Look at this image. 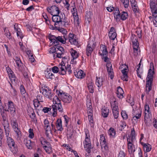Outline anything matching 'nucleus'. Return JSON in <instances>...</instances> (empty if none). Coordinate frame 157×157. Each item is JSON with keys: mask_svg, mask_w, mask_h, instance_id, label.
Returning <instances> with one entry per match:
<instances>
[{"mask_svg": "<svg viewBox=\"0 0 157 157\" xmlns=\"http://www.w3.org/2000/svg\"><path fill=\"white\" fill-rule=\"evenodd\" d=\"M122 13L121 15V17L122 20H124L128 18V14L127 12L124 11Z\"/></svg>", "mask_w": 157, "mask_h": 157, "instance_id": "obj_37", "label": "nucleus"}, {"mask_svg": "<svg viewBox=\"0 0 157 157\" xmlns=\"http://www.w3.org/2000/svg\"><path fill=\"white\" fill-rule=\"evenodd\" d=\"M153 17V22L154 25L155 27H157V15H154Z\"/></svg>", "mask_w": 157, "mask_h": 157, "instance_id": "obj_47", "label": "nucleus"}, {"mask_svg": "<svg viewBox=\"0 0 157 157\" xmlns=\"http://www.w3.org/2000/svg\"><path fill=\"white\" fill-rule=\"evenodd\" d=\"M100 144L101 148L103 147L105 151H107L108 150L107 143L106 142L105 139H104L102 141H100Z\"/></svg>", "mask_w": 157, "mask_h": 157, "instance_id": "obj_25", "label": "nucleus"}, {"mask_svg": "<svg viewBox=\"0 0 157 157\" xmlns=\"http://www.w3.org/2000/svg\"><path fill=\"white\" fill-rule=\"evenodd\" d=\"M11 124L13 129L18 128V124L16 119H14L12 120Z\"/></svg>", "mask_w": 157, "mask_h": 157, "instance_id": "obj_27", "label": "nucleus"}, {"mask_svg": "<svg viewBox=\"0 0 157 157\" xmlns=\"http://www.w3.org/2000/svg\"><path fill=\"white\" fill-rule=\"evenodd\" d=\"M8 109H5L6 111L10 112L11 114H14L15 112V108L13 105V103L11 101H9L8 104Z\"/></svg>", "mask_w": 157, "mask_h": 157, "instance_id": "obj_10", "label": "nucleus"}, {"mask_svg": "<svg viewBox=\"0 0 157 157\" xmlns=\"http://www.w3.org/2000/svg\"><path fill=\"white\" fill-rule=\"evenodd\" d=\"M61 15H53L52 17V20L53 21L55 22L54 25L55 26L59 24H62V19L63 17V16L61 13Z\"/></svg>", "mask_w": 157, "mask_h": 157, "instance_id": "obj_6", "label": "nucleus"}, {"mask_svg": "<svg viewBox=\"0 0 157 157\" xmlns=\"http://www.w3.org/2000/svg\"><path fill=\"white\" fill-rule=\"evenodd\" d=\"M56 48L55 46H53L51 48L49 51L50 53H54L56 52Z\"/></svg>", "mask_w": 157, "mask_h": 157, "instance_id": "obj_54", "label": "nucleus"}, {"mask_svg": "<svg viewBox=\"0 0 157 157\" xmlns=\"http://www.w3.org/2000/svg\"><path fill=\"white\" fill-rule=\"evenodd\" d=\"M67 40V36L66 34H63V36H58L57 37L55 43L56 44H59V42L62 44H64L66 43V40Z\"/></svg>", "mask_w": 157, "mask_h": 157, "instance_id": "obj_9", "label": "nucleus"}, {"mask_svg": "<svg viewBox=\"0 0 157 157\" xmlns=\"http://www.w3.org/2000/svg\"><path fill=\"white\" fill-rule=\"evenodd\" d=\"M138 48H133L134 55L135 56H137L138 55Z\"/></svg>", "mask_w": 157, "mask_h": 157, "instance_id": "obj_55", "label": "nucleus"}, {"mask_svg": "<svg viewBox=\"0 0 157 157\" xmlns=\"http://www.w3.org/2000/svg\"><path fill=\"white\" fill-rule=\"evenodd\" d=\"M20 91L21 94H24L26 92L24 87L23 86L21 85L20 86Z\"/></svg>", "mask_w": 157, "mask_h": 157, "instance_id": "obj_61", "label": "nucleus"}, {"mask_svg": "<svg viewBox=\"0 0 157 157\" xmlns=\"http://www.w3.org/2000/svg\"><path fill=\"white\" fill-rule=\"evenodd\" d=\"M53 104L52 105L53 112L52 113V116L55 117L57 115V111L62 113L63 112V110L61 103V101L58 97L55 96L53 99Z\"/></svg>", "mask_w": 157, "mask_h": 157, "instance_id": "obj_1", "label": "nucleus"}, {"mask_svg": "<svg viewBox=\"0 0 157 157\" xmlns=\"http://www.w3.org/2000/svg\"><path fill=\"white\" fill-rule=\"evenodd\" d=\"M5 135L7 137V143L8 146L11 147H14L15 143L13 140L12 139L9 135L10 132V128L8 127V126H6L5 127Z\"/></svg>", "mask_w": 157, "mask_h": 157, "instance_id": "obj_4", "label": "nucleus"}, {"mask_svg": "<svg viewBox=\"0 0 157 157\" xmlns=\"http://www.w3.org/2000/svg\"><path fill=\"white\" fill-rule=\"evenodd\" d=\"M101 114L102 116L106 118L107 117L109 113V110L108 108H104L101 110Z\"/></svg>", "mask_w": 157, "mask_h": 157, "instance_id": "obj_21", "label": "nucleus"}, {"mask_svg": "<svg viewBox=\"0 0 157 157\" xmlns=\"http://www.w3.org/2000/svg\"><path fill=\"white\" fill-rule=\"evenodd\" d=\"M55 27L57 29L58 31H59L60 32L62 33L63 34H65L66 32H67V31L64 29L62 28H60L59 27H58L57 26H55Z\"/></svg>", "mask_w": 157, "mask_h": 157, "instance_id": "obj_49", "label": "nucleus"}, {"mask_svg": "<svg viewBox=\"0 0 157 157\" xmlns=\"http://www.w3.org/2000/svg\"><path fill=\"white\" fill-rule=\"evenodd\" d=\"M24 142L26 146L28 149H31L32 148V147L31 145V141L30 140H28V139H25Z\"/></svg>", "mask_w": 157, "mask_h": 157, "instance_id": "obj_26", "label": "nucleus"}, {"mask_svg": "<svg viewBox=\"0 0 157 157\" xmlns=\"http://www.w3.org/2000/svg\"><path fill=\"white\" fill-rule=\"evenodd\" d=\"M113 115L115 119H117L118 117V109L117 106H114L112 108Z\"/></svg>", "mask_w": 157, "mask_h": 157, "instance_id": "obj_20", "label": "nucleus"}, {"mask_svg": "<svg viewBox=\"0 0 157 157\" xmlns=\"http://www.w3.org/2000/svg\"><path fill=\"white\" fill-rule=\"evenodd\" d=\"M107 67V71L108 73L113 72V69L112 68V66L110 63H108L106 65Z\"/></svg>", "mask_w": 157, "mask_h": 157, "instance_id": "obj_35", "label": "nucleus"}, {"mask_svg": "<svg viewBox=\"0 0 157 157\" xmlns=\"http://www.w3.org/2000/svg\"><path fill=\"white\" fill-rule=\"evenodd\" d=\"M38 101V97H37V99H35L33 100V104L35 108H37L39 107V104L37 102Z\"/></svg>", "mask_w": 157, "mask_h": 157, "instance_id": "obj_53", "label": "nucleus"}, {"mask_svg": "<svg viewBox=\"0 0 157 157\" xmlns=\"http://www.w3.org/2000/svg\"><path fill=\"white\" fill-rule=\"evenodd\" d=\"M74 74L78 78H82L85 75V74L83 73V71L82 70H76L74 72Z\"/></svg>", "mask_w": 157, "mask_h": 157, "instance_id": "obj_13", "label": "nucleus"}, {"mask_svg": "<svg viewBox=\"0 0 157 157\" xmlns=\"http://www.w3.org/2000/svg\"><path fill=\"white\" fill-rule=\"evenodd\" d=\"M10 74L9 75V77L10 78L11 82H15L16 77L15 75L13 73H9Z\"/></svg>", "mask_w": 157, "mask_h": 157, "instance_id": "obj_38", "label": "nucleus"}, {"mask_svg": "<svg viewBox=\"0 0 157 157\" xmlns=\"http://www.w3.org/2000/svg\"><path fill=\"white\" fill-rule=\"evenodd\" d=\"M44 148L45 151L48 154H50L52 152V150L51 145H50V146H47V147Z\"/></svg>", "mask_w": 157, "mask_h": 157, "instance_id": "obj_41", "label": "nucleus"}, {"mask_svg": "<svg viewBox=\"0 0 157 157\" xmlns=\"http://www.w3.org/2000/svg\"><path fill=\"white\" fill-rule=\"evenodd\" d=\"M47 11L52 15H59L60 13V11L58 7L56 5H53L50 8H47Z\"/></svg>", "mask_w": 157, "mask_h": 157, "instance_id": "obj_7", "label": "nucleus"}, {"mask_svg": "<svg viewBox=\"0 0 157 157\" xmlns=\"http://www.w3.org/2000/svg\"><path fill=\"white\" fill-rule=\"evenodd\" d=\"M44 124L45 127V129H48V130H51V128L50 126L49 125V122L47 119H45L44 122Z\"/></svg>", "mask_w": 157, "mask_h": 157, "instance_id": "obj_29", "label": "nucleus"}, {"mask_svg": "<svg viewBox=\"0 0 157 157\" xmlns=\"http://www.w3.org/2000/svg\"><path fill=\"white\" fill-rule=\"evenodd\" d=\"M133 48H139V43L137 36L135 35L132 34L131 37Z\"/></svg>", "mask_w": 157, "mask_h": 157, "instance_id": "obj_11", "label": "nucleus"}, {"mask_svg": "<svg viewBox=\"0 0 157 157\" xmlns=\"http://www.w3.org/2000/svg\"><path fill=\"white\" fill-rule=\"evenodd\" d=\"M57 37L54 35H51L48 36V38L51 41V42H52V44L55 43Z\"/></svg>", "mask_w": 157, "mask_h": 157, "instance_id": "obj_32", "label": "nucleus"}, {"mask_svg": "<svg viewBox=\"0 0 157 157\" xmlns=\"http://www.w3.org/2000/svg\"><path fill=\"white\" fill-rule=\"evenodd\" d=\"M109 36L110 39L114 40L117 36V34L116 32L109 33Z\"/></svg>", "mask_w": 157, "mask_h": 157, "instance_id": "obj_34", "label": "nucleus"}, {"mask_svg": "<svg viewBox=\"0 0 157 157\" xmlns=\"http://www.w3.org/2000/svg\"><path fill=\"white\" fill-rule=\"evenodd\" d=\"M96 84L98 87H101L103 84V82L104 81V79L103 77L97 78L96 77Z\"/></svg>", "mask_w": 157, "mask_h": 157, "instance_id": "obj_19", "label": "nucleus"}, {"mask_svg": "<svg viewBox=\"0 0 157 157\" xmlns=\"http://www.w3.org/2000/svg\"><path fill=\"white\" fill-rule=\"evenodd\" d=\"M59 97L64 102L69 103L71 101L72 99V97L67 93L63 92V91H59L57 94Z\"/></svg>", "mask_w": 157, "mask_h": 157, "instance_id": "obj_3", "label": "nucleus"}, {"mask_svg": "<svg viewBox=\"0 0 157 157\" xmlns=\"http://www.w3.org/2000/svg\"><path fill=\"white\" fill-rule=\"evenodd\" d=\"M13 130L17 135L16 136L17 139L18 140L20 139V138L21 136V133L20 129H19L18 128H17L16 129H13Z\"/></svg>", "mask_w": 157, "mask_h": 157, "instance_id": "obj_28", "label": "nucleus"}, {"mask_svg": "<svg viewBox=\"0 0 157 157\" xmlns=\"http://www.w3.org/2000/svg\"><path fill=\"white\" fill-rule=\"evenodd\" d=\"M40 140L41 144L43 145V147H46L47 146H50V143L47 141V140L43 137H41L40 139Z\"/></svg>", "mask_w": 157, "mask_h": 157, "instance_id": "obj_18", "label": "nucleus"}, {"mask_svg": "<svg viewBox=\"0 0 157 157\" xmlns=\"http://www.w3.org/2000/svg\"><path fill=\"white\" fill-rule=\"evenodd\" d=\"M94 44H93L92 47H91V46L90 42L88 43L86 49V54L88 56H89L91 55L94 48L93 47V45Z\"/></svg>", "mask_w": 157, "mask_h": 157, "instance_id": "obj_12", "label": "nucleus"}, {"mask_svg": "<svg viewBox=\"0 0 157 157\" xmlns=\"http://www.w3.org/2000/svg\"><path fill=\"white\" fill-rule=\"evenodd\" d=\"M46 89L43 90L42 94L45 97L52 99L53 94L52 93L51 90L49 89L48 87H46Z\"/></svg>", "mask_w": 157, "mask_h": 157, "instance_id": "obj_8", "label": "nucleus"}, {"mask_svg": "<svg viewBox=\"0 0 157 157\" xmlns=\"http://www.w3.org/2000/svg\"><path fill=\"white\" fill-rule=\"evenodd\" d=\"M29 59L31 61V63L35 61V59L33 56V55H28Z\"/></svg>", "mask_w": 157, "mask_h": 157, "instance_id": "obj_62", "label": "nucleus"}, {"mask_svg": "<svg viewBox=\"0 0 157 157\" xmlns=\"http://www.w3.org/2000/svg\"><path fill=\"white\" fill-rule=\"evenodd\" d=\"M17 36H19L21 39H22L23 38V36L22 35V33L21 32L20 29H17Z\"/></svg>", "mask_w": 157, "mask_h": 157, "instance_id": "obj_46", "label": "nucleus"}, {"mask_svg": "<svg viewBox=\"0 0 157 157\" xmlns=\"http://www.w3.org/2000/svg\"><path fill=\"white\" fill-rule=\"evenodd\" d=\"M109 133L110 136H114L116 134V132L113 128H110L109 130Z\"/></svg>", "mask_w": 157, "mask_h": 157, "instance_id": "obj_39", "label": "nucleus"}, {"mask_svg": "<svg viewBox=\"0 0 157 157\" xmlns=\"http://www.w3.org/2000/svg\"><path fill=\"white\" fill-rule=\"evenodd\" d=\"M52 72L55 73H57L59 71V68L57 66H55L52 68Z\"/></svg>", "mask_w": 157, "mask_h": 157, "instance_id": "obj_50", "label": "nucleus"}, {"mask_svg": "<svg viewBox=\"0 0 157 157\" xmlns=\"http://www.w3.org/2000/svg\"><path fill=\"white\" fill-rule=\"evenodd\" d=\"M62 120L61 119H57L56 123V127L58 131H62L63 128L62 127Z\"/></svg>", "mask_w": 157, "mask_h": 157, "instance_id": "obj_16", "label": "nucleus"}, {"mask_svg": "<svg viewBox=\"0 0 157 157\" xmlns=\"http://www.w3.org/2000/svg\"><path fill=\"white\" fill-rule=\"evenodd\" d=\"M84 147L88 153H90V149L92 148L91 143H85Z\"/></svg>", "mask_w": 157, "mask_h": 157, "instance_id": "obj_30", "label": "nucleus"}, {"mask_svg": "<svg viewBox=\"0 0 157 157\" xmlns=\"http://www.w3.org/2000/svg\"><path fill=\"white\" fill-rule=\"evenodd\" d=\"M102 53L100 54V55L102 56H108V52L106 48H105V45H104V47L102 48Z\"/></svg>", "mask_w": 157, "mask_h": 157, "instance_id": "obj_36", "label": "nucleus"}, {"mask_svg": "<svg viewBox=\"0 0 157 157\" xmlns=\"http://www.w3.org/2000/svg\"><path fill=\"white\" fill-rule=\"evenodd\" d=\"M45 76L47 78H50L51 79H53L54 78V75L51 72L50 70L47 71L45 72Z\"/></svg>", "mask_w": 157, "mask_h": 157, "instance_id": "obj_24", "label": "nucleus"}, {"mask_svg": "<svg viewBox=\"0 0 157 157\" xmlns=\"http://www.w3.org/2000/svg\"><path fill=\"white\" fill-rule=\"evenodd\" d=\"M87 84L89 92L93 93L94 92L93 86L94 83L92 80L91 79H89L88 82H87Z\"/></svg>", "mask_w": 157, "mask_h": 157, "instance_id": "obj_14", "label": "nucleus"}, {"mask_svg": "<svg viewBox=\"0 0 157 157\" xmlns=\"http://www.w3.org/2000/svg\"><path fill=\"white\" fill-rule=\"evenodd\" d=\"M66 67H63V68L60 71H59V73L60 75H64L66 74Z\"/></svg>", "mask_w": 157, "mask_h": 157, "instance_id": "obj_48", "label": "nucleus"}, {"mask_svg": "<svg viewBox=\"0 0 157 157\" xmlns=\"http://www.w3.org/2000/svg\"><path fill=\"white\" fill-rule=\"evenodd\" d=\"M4 111H1V114L2 117L3 122H2V124L4 126V129H5V127L6 126H8V127L10 128L9 124L8 121H6V117L4 114Z\"/></svg>", "mask_w": 157, "mask_h": 157, "instance_id": "obj_17", "label": "nucleus"}, {"mask_svg": "<svg viewBox=\"0 0 157 157\" xmlns=\"http://www.w3.org/2000/svg\"><path fill=\"white\" fill-rule=\"evenodd\" d=\"M93 17L92 12L90 11H87L85 16V20L86 22L89 23L91 21Z\"/></svg>", "mask_w": 157, "mask_h": 157, "instance_id": "obj_15", "label": "nucleus"}, {"mask_svg": "<svg viewBox=\"0 0 157 157\" xmlns=\"http://www.w3.org/2000/svg\"><path fill=\"white\" fill-rule=\"evenodd\" d=\"M121 1L123 3V5H124V7L125 8H128L129 3V0H121Z\"/></svg>", "mask_w": 157, "mask_h": 157, "instance_id": "obj_44", "label": "nucleus"}, {"mask_svg": "<svg viewBox=\"0 0 157 157\" xmlns=\"http://www.w3.org/2000/svg\"><path fill=\"white\" fill-rule=\"evenodd\" d=\"M70 52L71 55L73 57V59L71 60V62H73L75 59H76L78 57V54L76 50L72 49H71Z\"/></svg>", "mask_w": 157, "mask_h": 157, "instance_id": "obj_22", "label": "nucleus"}, {"mask_svg": "<svg viewBox=\"0 0 157 157\" xmlns=\"http://www.w3.org/2000/svg\"><path fill=\"white\" fill-rule=\"evenodd\" d=\"M124 91L123 89L120 86L117 87L116 94H117V97L120 98H123V94Z\"/></svg>", "mask_w": 157, "mask_h": 157, "instance_id": "obj_23", "label": "nucleus"}, {"mask_svg": "<svg viewBox=\"0 0 157 157\" xmlns=\"http://www.w3.org/2000/svg\"><path fill=\"white\" fill-rule=\"evenodd\" d=\"M121 78L124 81H127L128 80V76L122 75L121 76Z\"/></svg>", "mask_w": 157, "mask_h": 157, "instance_id": "obj_64", "label": "nucleus"}, {"mask_svg": "<svg viewBox=\"0 0 157 157\" xmlns=\"http://www.w3.org/2000/svg\"><path fill=\"white\" fill-rule=\"evenodd\" d=\"M133 145L132 143H131L130 142L128 143V149L129 150H130L131 152H134L135 151V149H133Z\"/></svg>", "mask_w": 157, "mask_h": 157, "instance_id": "obj_33", "label": "nucleus"}, {"mask_svg": "<svg viewBox=\"0 0 157 157\" xmlns=\"http://www.w3.org/2000/svg\"><path fill=\"white\" fill-rule=\"evenodd\" d=\"M69 41L71 44H75V45H77L78 44V41L77 40L74 39H72L69 40Z\"/></svg>", "mask_w": 157, "mask_h": 157, "instance_id": "obj_42", "label": "nucleus"}, {"mask_svg": "<svg viewBox=\"0 0 157 157\" xmlns=\"http://www.w3.org/2000/svg\"><path fill=\"white\" fill-rule=\"evenodd\" d=\"M51 109L50 108L47 107H44L42 110V111L45 113H47L48 112L51 110Z\"/></svg>", "mask_w": 157, "mask_h": 157, "instance_id": "obj_52", "label": "nucleus"}, {"mask_svg": "<svg viewBox=\"0 0 157 157\" xmlns=\"http://www.w3.org/2000/svg\"><path fill=\"white\" fill-rule=\"evenodd\" d=\"M4 30L5 33V34L6 35V36L9 39L11 38V36L10 33L9 32V31L8 30H6V28H4Z\"/></svg>", "mask_w": 157, "mask_h": 157, "instance_id": "obj_45", "label": "nucleus"}, {"mask_svg": "<svg viewBox=\"0 0 157 157\" xmlns=\"http://www.w3.org/2000/svg\"><path fill=\"white\" fill-rule=\"evenodd\" d=\"M124 152L122 151H121L119 154L118 157H125Z\"/></svg>", "mask_w": 157, "mask_h": 157, "instance_id": "obj_60", "label": "nucleus"}, {"mask_svg": "<svg viewBox=\"0 0 157 157\" xmlns=\"http://www.w3.org/2000/svg\"><path fill=\"white\" fill-rule=\"evenodd\" d=\"M121 115L122 117L124 119H125V120L127 119L128 115L125 112H123V113L122 112L121 113Z\"/></svg>", "mask_w": 157, "mask_h": 157, "instance_id": "obj_57", "label": "nucleus"}, {"mask_svg": "<svg viewBox=\"0 0 157 157\" xmlns=\"http://www.w3.org/2000/svg\"><path fill=\"white\" fill-rule=\"evenodd\" d=\"M29 136L30 138L32 139L34 136V134L33 133V130L31 128H30L29 130Z\"/></svg>", "mask_w": 157, "mask_h": 157, "instance_id": "obj_43", "label": "nucleus"}, {"mask_svg": "<svg viewBox=\"0 0 157 157\" xmlns=\"http://www.w3.org/2000/svg\"><path fill=\"white\" fill-rule=\"evenodd\" d=\"M154 64L153 63H150V69L148 70L147 75V77L146 82V90H147L148 87V93L151 90L152 82L153 80V75L155 74L154 71Z\"/></svg>", "mask_w": 157, "mask_h": 157, "instance_id": "obj_2", "label": "nucleus"}, {"mask_svg": "<svg viewBox=\"0 0 157 157\" xmlns=\"http://www.w3.org/2000/svg\"><path fill=\"white\" fill-rule=\"evenodd\" d=\"M144 109L145 111V116H146V114H147V113H149V106L147 104H146L144 106Z\"/></svg>", "mask_w": 157, "mask_h": 157, "instance_id": "obj_51", "label": "nucleus"}, {"mask_svg": "<svg viewBox=\"0 0 157 157\" xmlns=\"http://www.w3.org/2000/svg\"><path fill=\"white\" fill-rule=\"evenodd\" d=\"M142 145H143L144 149L146 148V152H149L151 150V146L149 144H144V143L141 142Z\"/></svg>", "mask_w": 157, "mask_h": 157, "instance_id": "obj_31", "label": "nucleus"}, {"mask_svg": "<svg viewBox=\"0 0 157 157\" xmlns=\"http://www.w3.org/2000/svg\"><path fill=\"white\" fill-rule=\"evenodd\" d=\"M135 131L134 129L133 128H132L131 130V136L132 137V139H133V138H135Z\"/></svg>", "mask_w": 157, "mask_h": 157, "instance_id": "obj_59", "label": "nucleus"}, {"mask_svg": "<svg viewBox=\"0 0 157 157\" xmlns=\"http://www.w3.org/2000/svg\"><path fill=\"white\" fill-rule=\"evenodd\" d=\"M68 128L67 129V135H68V137H69V138L70 139H71L72 137V136L73 135L74 132L73 131V130H72L70 132V133L68 132Z\"/></svg>", "mask_w": 157, "mask_h": 157, "instance_id": "obj_58", "label": "nucleus"}, {"mask_svg": "<svg viewBox=\"0 0 157 157\" xmlns=\"http://www.w3.org/2000/svg\"><path fill=\"white\" fill-rule=\"evenodd\" d=\"M16 63L18 67V69L20 70H21L20 69V67L21 66V64H22L21 61L20 59L19 60L16 61Z\"/></svg>", "mask_w": 157, "mask_h": 157, "instance_id": "obj_56", "label": "nucleus"}, {"mask_svg": "<svg viewBox=\"0 0 157 157\" xmlns=\"http://www.w3.org/2000/svg\"><path fill=\"white\" fill-rule=\"evenodd\" d=\"M150 6L152 16L157 15V0H150Z\"/></svg>", "mask_w": 157, "mask_h": 157, "instance_id": "obj_5", "label": "nucleus"}, {"mask_svg": "<svg viewBox=\"0 0 157 157\" xmlns=\"http://www.w3.org/2000/svg\"><path fill=\"white\" fill-rule=\"evenodd\" d=\"M126 126V124L124 123H122V124L120 125V127L119 130L121 131H122L124 128V127Z\"/></svg>", "mask_w": 157, "mask_h": 157, "instance_id": "obj_63", "label": "nucleus"}, {"mask_svg": "<svg viewBox=\"0 0 157 157\" xmlns=\"http://www.w3.org/2000/svg\"><path fill=\"white\" fill-rule=\"evenodd\" d=\"M126 67V68H125L123 69L122 71L121 72L123 74V75L128 76V67L127 66L125 65Z\"/></svg>", "mask_w": 157, "mask_h": 157, "instance_id": "obj_40", "label": "nucleus"}]
</instances>
